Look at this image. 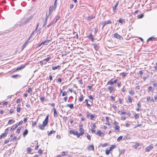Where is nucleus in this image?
<instances>
[{"mask_svg": "<svg viewBox=\"0 0 157 157\" xmlns=\"http://www.w3.org/2000/svg\"><path fill=\"white\" fill-rule=\"evenodd\" d=\"M112 23V22L110 20H108L107 21H105L103 22H102V24H103V27L106 25L109 24H111Z\"/></svg>", "mask_w": 157, "mask_h": 157, "instance_id": "423d86ee", "label": "nucleus"}, {"mask_svg": "<svg viewBox=\"0 0 157 157\" xmlns=\"http://www.w3.org/2000/svg\"><path fill=\"white\" fill-rule=\"evenodd\" d=\"M103 134V133H101L100 131L98 132L97 133V134L99 136H101Z\"/></svg>", "mask_w": 157, "mask_h": 157, "instance_id": "c756f323", "label": "nucleus"}, {"mask_svg": "<svg viewBox=\"0 0 157 157\" xmlns=\"http://www.w3.org/2000/svg\"><path fill=\"white\" fill-rule=\"evenodd\" d=\"M33 17L32 16H30L29 17L27 20L24 22V24L25 25L27 23L29 22V20Z\"/></svg>", "mask_w": 157, "mask_h": 157, "instance_id": "aec40b11", "label": "nucleus"}, {"mask_svg": "<svg viewBox=\"0 0 157 157\" xmlns=\"http://www.w3.org/2000/svg\"><path fill=\"white\" fill-rule=\"evenodd\" d=\"M23 123V121H21L19 122L18 123H17V125L18 126H19L21 125V124H22V123Z\"/></svg>", "mask_w": 157, "mask_h": 157, "instance_id": "79ce46f5", "label": "nucleus"}, {"mask_svg": "<svg viewBox=\"0 0 157 157\" xmlns=\"http://www.w3.org/2000/svg\"><path fill=\"white\" fill-rule=\"evenodd\" d=\"M67 94V92H66L65 91H64L63 93V94H62L63 96H64L66 95Z\"/></svg>", "mask_w": 157, "mask_h": 157, "instance_id": "3c124183", "label": "nucleus"}, {"mask_svg": "<svg viewBox=\"0 0 157 157\" xmlns=\"http://www.w3.org/2000/svg\"><path fill=\"white\" fill-rule=\"evenodd\" d=\"M56 138L58 139H60L61 138V136L59 135H57V136H56Z\"/></svg>", "mask_w": 157, "mask_h": 157, "instance_id": "69168bd1", "label": "nucleus"}, {"mask_svg": "<svg viewBox=\"0 0 157 157\" xmlns=\"http://www.w3.org/2000/svg\"><path fill=\"white\" fill-rule=\"evenodd\" d=\"M114 37L120 40L121 38H123L122 36L119 35L117 33H116L113 34Z\"/></svg>", "mask_w": 157, "mask_h": 157, "instance_id": "f03ea898", "label": "nucleus"}, {"mask_svg": "<svg viewBox=\"0 0 157 157\" xmlns=\"http://www.w3.org/2000/svg\"><path fill=\"white\" fill-rule=\"evenodd\" d=\"M57 1V0H56L54 2V5L53 6V8L55 9H56V2Z\"/></svg>", "mask_w": 157, "mask_h": 157, "instance_id": "72a5a7b5", "label": "nucleus"}, {"mask_svg": "<svg viewBox=\"0 0 157 157\" xmlns=\"http://www.w3.org/2000/svg\"><path fill=\"white\" fill-rule=\"evenodd\" d=\"M55 132L54 131H51L48 134V136H51L52 134L54 133Z\"/></svg>", "mask_w": 157, "mask_h": 157, "instance_id": "4c0bfd02", "label": "nucleus"}, {"mask_svg": "<svg viewBox=\"0 0 157 157\" xmlns=\"http://www.w3.org/2000/svg\"><path fill=\"white\" fill-rule=\"evenodd\" d=\"M67 106L70 108L71 109H73L74 108L73 105L72 104H67Z\"/></svg>", "mask_w": 157, "mask_h": 157, "instance_id": "6ab92c4d", "label": "nucleus"}, {"mask_svg": "<svg viewBox=\"0 0 157 157\" xmlns=\"http://www.w3.org/2000/svg\"><path fill=\"white\" fill-rule=\"evenodd\" d=\"M70 133L71 134H73L74 135H76V134H77V131L74 132L72 130H71L70 131Z\"/></svg>", "mask_w": 157, "mask_h": 157, "instance_id": "f3484780", "label": "nucleus"}, {"mask_svg": "<svg viewBox=\"0 0 157 157\" xmlns=\"http://www.w3.org/2000/svg\"><path fill=\"white\" fill-rule=\"evenodd\" d=\"M153 39H154L153 37H150L147 39V41H150V40H152Z\"/></svg>", "mask_w": 157, "mask_h": 157, "instance_id": "09e8293b", "label": "nucleus"}, {"mask_svg": "<svg viewBox=\"0 0 157 157\" xmlns=\"http://www.w3.org/2000/svg\"><path fill=\"white\" fill-rule=\"evenodd\" d=\"M39 128L41 130H44V125H40L39 126Z\"/></svg>", "mask_w": 157, "mask_h": 157, "instance_id": "4be33fe9", "label": "nucleus"}, {"mask_svg": "<svg viewBox=\"0 0 157 157\" xmlns=\"http://www.w3.org/2000/svg\"><path fill=\"white\" fill-rule=\"evenodd\" d=\"M110 97L111 98V100H112L113 101H115V98L113 96H111Z\"/></svg>", "mask_w": 157, "mask_h": 157, "instance_id": "5fc2aeb1", "label": "nucleus"}, {"mask_svg": "<svg viewBox=\"0 0 157 157\" xmlns=\"http://www.w3.org/2000/svg\"><path fill=\"white\" fill-rule=\"evenodd\" d=\"M144 17V15L143 14H141L140 16L139 17V18H142Z\"/></svg>", "mask_w": 157, "mask_h": 157, "instance_id": "680f3d73", "label": "nucleus"}, {"mask_svg": "<svg viewBox=\"0 0 157 157\" xmlns=\"http://www.w3.org/2000/svg\"><path fill=\"white\" fill-rule=\"evenodd\" d=\"M36 122L35 121L33 123L32 126L33 127H34L35 125H36Z\"/></svg>", "mask_w": 157, "mask_h": 157, "instance_id": "0e129e2a", "label": "nucleus"}, {"mask_svg": "<svg viewBox=\"0 0 157 157\" xmlns=\"http://www.w3.org/2000/svg\"><path fill=\"white\" fill-rule=\"evenodd\" d=\"M84 133V132H83L80 133L78 134V132H77V134H76V135L77 136V137L78 138L80 137V136H82Z\"/></svg>", "mask_w": 157, "mask_h": 157, "instance_id": "b1692460", "label": "nucleus"}, {"mask_svg": "<svg viewBox=\"0 0 157 157\" xmlns=\"http://www.w3.org/2000/svg\"><path fill=\"white\" fill-rule=\"evenodd\" d=\"M47 20H48V17H46L45 19V22H44V24L43 25L44 26L45 25H46L47 24Z\"/></svg>", "mask_w": 157, "mask_h": 157, "instance_id": "58836bf2", "label": "nucleus"}, {"mask_svg": "<svg viewBox=\"0 0 157 157\" xmlns=\"http://www.w3.org/2000/svg\"><path fill=\"white\" fill-rule=\"evenodd\" d=\"M88 37L89 39H92V38L93 37V36L92 34H90V35H89L88 36Z\"/></svg>", "mask_w": 157, "mask_h": 157, "instance_id": "c9c22d12", "label": "nucleus"}, {"mask_svg": "<svg viewBox=\"0 0 157 157\" xmlns=\"http://www.w3.org/2000/svg\"><path fill=\"white\" fill-rule=\"evenodd\" d=\"M44 98L43 97H41L40 100L41 101H43L44 100Z\"/></svg>", "mask_w": 157, "mask_h": 157, "instance_id": "774afa93", "label": "nucleus"}, {"mask_svg": "<svg viewBox=\"0 0 157 157\" xmlns=\"http://www.w3.org/2000/svg\"><path fill=\"white\" fill-rule=\"evenodd\" d=\"M114 83L112 80H110L108 82H107V85H113Z\"/></svg>", "mask_w": 157, "mask_h": 157, "instance_id": "dca6fc26", "label": "nucleus"}, {"mask_svg": "<svg viewBox=\"0 0 157 157\" xmlns=\"http://www.w3.org/2000/svg\"><path fill=\"white\" fill-rule=\"evenodd\" d=\"M116 147V146L115 145H112L111 147H110V150L112 151L113 149L115 148Z\"/></svg>", "mask_w": 157, "mask_h": 157, "instance_id": "bb28decb", "label": "nucleus"}, {"mask_svg": "<svg viewBox=\"0 0 157 157\" xmlns=\"http://www.w3.org/2000/svg\"><path fill=\"white\" fill-rule=\"evenodd\" d=\"M67 155L66 154V153L64 151H62L61 152V155L62 156H64L65 155Z\"/></svg>", "mask_w": 157, "mask_h": 157, "instance_id": "f704fd0d", "label": "nucleus"}, {"mask_svg": "<svg viewBox=\"0 0 157 157\" xmlns=\"http://www.w3.org/2000/svg\"><path fill=\"white\" fill-rule=\"evenodd\" d=\"M25 67V66L24 65H22L20 67L17 68L16 69V70H20L22 69H23Z\"/></svg>", "mask_w": 157, "mask_h": 157, "instance_id": "9b49d317", "label": "nucleus"}, {"mask_svg": "<svg viewBox=\"0 0 157 157\" xmlns=\"http://www.w3.org/2000/svg\"><path fill=\"white\" fill-rule=\"evenodd\" d=\"M21 128H20V127H19V128L18 129H17V133H19L20 131L21 130Z\"/></svg>", "mask_w": 157, "mask_h": 157, "instance_id": "4d7b16f0", "label": "nucleus"}, {"mask_svg": "<svg viewBox=\"0 0 157 157\" xmlns=\"http://www.w3.org/2000/svg\"><path fill=\"white\" fill-rule=\"evenodd\" d=\"M89 99L91 100L92 101H93V98L91 95H90L89 96Z\"/></svg>", "mask_w": 157, "mask_h": 157, "instance_id": "e433bc0d", "label": "nucleus"}, {"mask_svg": "<svg viewBox=\"0 0 157 157\" xmlns=\"http://www.w3.org/2000/svg\"><path fill=\"white\" fill-rule=\"evenodd\" d=\"M10 140L9 139H7L4 142V143L5 144H6L8 143L10 141Z\"/></svg>", "mask_w": 157, "mask_h": 157, "instance_id": "37998d69", "label": "nucleus"}, {"mask_svg": "<svg viewBox=\"0 0 157 157\" xmlns=\"http://www.w3.org/2000/svg\"><path fill=\"white\" fill-rule=\"evenodd\" d=\"M14 121H15L13 119L10 120L9 121L8 124H12L14 122Z\"/></svg>", "mask_w": 157, "mask_h": 157, "instance_id": "412c9836", "label": "nucleus"}, {"mask_svg": "<svg viewBox=\"0 0 157 157\" xmlns=\"http://www.w3.org/2000/svg\"><path fill=\"white\" fill-rule=\"evenodd\" d=\"M50 59H51L50 57H48L47 58L45 59V61L46 62H48Z\"/></svg>", "mask_w": 157, "mask_h": 157, "instance_id": "49530a36", "label": "nucleus"}, {"mask_svg": "<svg viewBox=\"0 0 157 157\" xmlns=\"http://www.w3.org/2000/svg\"><path fill=\"white\" fill-rule=\"evenodd\" d=\"M32 89L31 88H29L28 89V90H27V92L28 93H29L30 91H31L32 90Z\"/></svg>", "mask_w": 157, "mask_h": 157, "instance_id": "13d9d810", "label": "nucleus"}, {"mask_svg": "<svg viewBox=\"0 0 157 157\" xmlns=\"http://www.w3.org/2000/svg\"><path fill=\"white\" fill-rule=\"evenodd\" d=\"M113 124L115 125V127H114V129L115 130L117 131L118 132L119 131V127L118 126V123L117 121H115L114 122Z\"/></svg>", "mask_w": 157, "mask_h": 157, "instance_id": "f257e3e1", "label": "nucleus"}, {"mask_svg": "<svg viewBox=\"0 0 157 157\" xmlns=\"http://www.w3.org/2000/svg\"><path fill=\"white\" fill-rule=\"evenodd\" d=\"M6 136V133H4L3 134H2L0 136V138L1 139L2 138L5 137Z\"/></svg>", "mask_w": 157, "mask_h": 157, "instance_id": "393cba45", "label": "nucleus"}, {"mask_svg": "<svg viewBox=\"0 0 157 157\" xmlns=\"http://www.w3.org/2000/svg\"><path fill=\"white\" fill-rule=\"evenodd\" d=\"M49 41H50L49 40H47L45 41H44L42 42L39 45L36 47V48H39V47H40L42 44H46L47 45V43H48Z\"/></svg>", "mask_w": 157, "mask_h": 157, "instance_id": "39448f33", "label": "nucleus"}, {"mask_svg": "<svg viewBox=\"0 0 157 157\" xmlns=\"http://www.w3.org/2000/svg\"><path fill=\"white\" fill-rule=\"evenodd\" d=\"M122 136H119L117 139V141L118 142L120 141L122 139Z\"/></svg>", "mask_w": 157, "mask_h": 157, "instance_id": "2f4dec72", "label": "nucleus"}, {"mask_svg": "<svg viewBox=\"0 0 157 157\" xmlns=\"http://www.w3.org/2000/svg\"><path fill=\"white\" fill-rule=\"evenodd\" d=\"M18 126L17 125V124H16V125H13L11 129V130L13 131L15 129L17 128Z\"/></svg>", "mask_w": 157, "mask_h": 157, "instance_id": "f8f14e48", "label": "nucleus"}, {"mask_svg": "<svg viewBox=\"0 0 157 157\" xmlns=\"http://www.w3.org/2000/svg\"><path fill=\"white\" fill-rule=\"evenodd\" d=\"M54 110V115L55 117H57V113L56 111V109L55 108L53 109Z\"/></svg>", "mask_w": 157, "mask_h": 157, "instance_id": "2eb2a0df", "label": "nucleus"}, {"mask_svg": "<svg viewBox=\"0 0 157 157\" xmlns=\"http://www.w3.org/2000/svg\"><path fill=\"white\" fill-rule=\"evenodd\" d=\"M111 151L110 150V149H107L105 151V153L107 155H108L110 152V151Z\"/></svg>", "mask_w": 157, "mask_h": 157, "instance_id": "cd10ccee", "label": "nucleus"}, {"mask_svg": "<svg viewBox=\"0 0 157 157\" xmlns=\"http://www.w3.org/2000/svg\"><path fill=\"white\" fill-rule=\"evenodd\" d=\"M128 101L130 103H131L132 102V99L130 97H128Z\"/></svg>", "mask_w": 157, "mask_h": 157, "instance_id": "603ef678", "label": "nucleus"}, {"mask_svg": "<svg viewBox=\"0 0 157 157\" xmlns=\"http://www.w3.org/2000/svg\"><path fill=\"white\" fill-rule=\"evenodd\" d=\"M123 22V21L122 20V19L121 18L120 19L119 21V22L122 24Z\"/></svg>", "mask_w": 157, "mask_h": 157, "instance_id": "052dcab7", "label": "nucleus"}, {"mask_svg": "<svg viewBox=\"0 0 157 157\" xmlns=\"http://www.w3.org/2000/svg\"><path fill=\"white\" fill-rule=\"evenodd\" d=\"M81 96L82 97H81L80 98H79V100L80 102H81V101H82L83 100V99H84V98H83V97H82V96H83L82 95Z\"/></svg>", "mask_w": 157, "mask_h": 157, "instance_id": "473e14b6", "label": "nucleus"}, {"mask_svg": "<svg viewBox=\"0 0 157 157\" xmlns=\"http://www.w3.org/2000/svg\"><path fill=\"white\" fill-rule=\"evenodd\" d=\"M108 90L109 91L110 93H113L115 91L114 88L112 86H109L108 88Z\"/></svg>", "mask_w": 157, "mask_h": 157, "instance_id": "7ed1b4c3", "label": "nucleus"}, {"mask_svg": "<svg viewBox=\"0 0 157 157\" xmlns=\"http://www.w3.org/2000/svg\"><path fill=\"white\" fill-rule=\"evenodd\" d=\"M154 91L152 87L151 86H150L148 88V92H152Z\"/></svg>", "mask_w": 157, "mask_h": 157, "instance_id": "4468645a", "label": "nucleus"}, {"mask_svg": "<svg viewBox=\"0 0 157 157\" xmlns=\"http://www.w3.org/2000/svg\"><path fill=\"white\" fill-rule=\"evenodd\" d=\"M87 137L88 139H89V140H91V137L90 136L87 134Z\"/></svg>", "mask_w": 157, "mask_h": 157, "instance_id": "a18cd8bd", "label": "nucleus"}, {"mask_svg": "<svg viewBox=\"0 0 157 157\" xmlns=\"http://www.w3.org/2000/svg\"><path fill=\"white\" fill-rule=\"evenodd\" d=\"M87 117L88 118H94L95 115H94L91 114L90 113H88L87 114Z\"/></svg>", "mask_w": 157, "mask_h": 157, "instance_id": "9d476101", "label": "nucleus"}, {"mask_svg": "<svg viewBox=\"0 0 157 157\" xmlns=\"http://www.w3.org/2000/svg\"><path fill=\"white\" fill-rule=\"evenodd\" d=\"M52 7L51 6L49 8V14H51L52 13Z\"/></svg>", "mask_w": 157, "mask_h": 157, "instance_id": "a878e982", "label": "nucleus"}, {"mask_svg": "<svg viewBox=\"0 0 157 157\" xmlns=\"http://www.w3.org/2000/svg\"><path fill=\"white\" fill-rule=\"evenodd\" d=\"M21 109V108L20 107L17 108V112H18V113L20 112Z\"/></svg>", "mask_w": 157, "mask_h": 157, "instance_id": "c03bdc74", "label": "nucleus"}, {"mask_svg": "<svg viewBox=\"0 0 157 157\" xmlns=\"http://www.w3.org/2000/svg\"><path fill=\"white\" fill-rule=\"evenodd\" d=\"M8 104V101H6L4 103L3 105H6Z\"/></svg>", "mask_w": 157, "mask_h": 157, "instance_id": "e2e57ef3", "label": "nucleus"}, {"mask_svg": "<svg viewBox=\"0 0 157 157\" xmlns=\"http://www.w3.org/2000/svg\"><path fill=\"white\" fill-rule=\"evenodd\" d=\"M153 85L154 86V87H156L157 86V82H154L153 84Z\"/></svg>", "mask_w": 157, "mask_h": 157, "instance_id": "8fccbe9b", "label": "nucleus"}, {"mask_svg": "<svg viewBox=\"0 0 157 157\" xmlns=\"http://www.w3.org/2000/svg\"><path fill=\"white\" fill-rule=\"evenodd\" d=\"M27 151H28V153H30L32 151V149L30 147H28L27 149Z\"/></svg>", "mask_w": 157, "mask_h": 157, "instance_id": "c85d7f7f", "label": "nucleus"}, {"mask_svg": "<svg viewBox=\"0 0 157 157\" xmlns=\"http://www.w3.org/2000/svg\"><path fill=\"white\" fill-rule=\"evenodd\" d=\"M57 21L54 18L51 22L52 23V24H53L55 23Z\"/></svg>", "mask_w": 157, "mask_h": 157, "instance_id": "ea45409f", "label": "nucleus"}, {"mask_svg": "<svg viewBox=\"0 0 157 157\" xmlns=\"http://www.w3.org/2000/svg\"><path fill=\"white\" fill-rule=\"evenodd\" d=\"M60 67L58 65L57 66L52 67V69L53 70H55L58 69H59Z\"/></svg>", "mask_w": 157, "mask_h": 157, "instance_id": "ddd939ff", "label": "nucleus"}, {"mask_svg": "<svg viewBox=\"0 0 157 157\" xmlns=\"http://www.w3.org/2000/svg\"><path fill=\"white\" fill-rule=\"evenodd\" d=\"M18 76H19V75H13L12 76V77L13 78H16Z\"/></svg>", "mask_w": 157, "mask_h": 157, "instance_id": "6e6d98bb", "label": "nucleus"}, {"mask_svg": "<svg viewBox=\"0 0 157 157\" xmlns=\"http://www.w3.org/2000/svg\"><path fill=\"white\" fill-rule=\"evenodd\" d=\"M28 41H26L25 43H24V44H23V45L22 47V50L28 44Z\"/></svg>", "mask_w": 157, "mask_h": 157, "instance_id": "a211bd4d", "label": "nucleus"}, {"mask_svg": "<svg viewBox=\"0 0 157 157\" xmlns=\"http://www.w3.org/2000/svg\"><path fill=\"white\" fill-rule=\"evenodd\" d=\"M48 122V118H45L44 121L43 122V124L45 126L47 124Z\"/></svg>", "mask_w": 157, "mask_h": 157, "instance_id": "6e6552de", "label": "nucleus"}, {"mask_svg": "<svg viewBox=\"0 0 157 157\" xmlns=\"http://www.w3.org/2000/svg\"><path fill=\"white\" fill-rule=\"evenodd\" d=\"M74 7V5L73 4H70V8L71 9L73 8Z\"/></svg>", "mask_w": 157, "mask_h": 157, "instance_id": "338daca9", "label": "nucleus"}, {"mask_svg": "<svg viewBox=\"0 0 157 157\" xmlns=\"http://www.w3.org/2000/svg\"><path fill=\"white\" fill-rule=\"evenodd\" d=\"M143 74V73L142 71H140L139 72V74L141 76Z\"/></svg>", "mask_w": 157, "mask_h": 157, "instance_id": "864d4df0", "label": "nucleus"}, {"mask_svg": "<svg viewBox=\"0 0 157 157\" xmlns=\"http://www.w3.org/2000/svg\"><path fill=\"white\" fill-rule=\"evenodd\" d=\"M88 149L89 150H94V146L93 145H90L88 147Z\"/></svg>", "mask_w": 157, "mask_h": 157, "instance_id": "1a4fd4ad", "label": "nucleus"}, {"mask_svg": "<svg viewBox=\"0 0 157 157\" xmlns=\"http://www.w3.org/2000/svg\"><path fill=\"white\" fill-rule=\"evenodd\" d=\"M119 3V2H117L116 4L115 5L113 8V10L114 12H116L117 9L116 8L117 6Z\"/></svg>", "mask_w": 157, "mask_h": 157, "instance_id": "0eeeda50", "label": "nucleus"}, {"mask_svg": "<svg viewBox=\"0 0 157 157\" xmlns=\"http://www.w3.org/2000/svg\"><path fill=\"white\" fill-rule=\"evenodd\" d=\"M79 131H80L81 133H82L83 132L84 129L82 128H79Z\"/></svg>", "mask_w": 157, "mask_h": 157, "instance_id": "bf43d9fd", "label": "nucleus"}, {"mask_svg": "<svg viewBox=\"0 0 157 157\" xmlns=\"http://www.w3.org/2000/svg\"><path fill=\"white\" fill-rule=\"evenodd\" d=\"M60 18V16H58V15H57L56 16L55 19H56V20L57 21L58 20H59Z\"/></svg>", "mask_w": 157, "mask_h": 157, "instance_id": "a19ab883", "label": "nucleus"}, {"mask_svg": "<svg viewBox=\"0 0 157 157\" xmlns=\"http://www.w3.org/2000/svg\"><path fill=\"white\" fill-rule=\"evenodd\" d=\"M153 147L152 145L146 147L145 149V151H146L148 152L151 151L153 148Z\"/></svg>", "mask_w": 157, "mask_h": 157, "instance_id": "20e7f679", "label": "nucleus"}, {"mask_svg": "<svg viewBox=\"0 0 157 157\" xmlns=\"http://www.w3.org/2000/svg\"><path fill=\"white\" fill-rule=\"evenodd\" d=\"M139 146V144H135L134 146V147L136 148L138 146Z\"/></svg>", "mask_w": 157, "mask_h": 157, "instance_id": "de8ad7c7", "label": "nucleus"}, {"mask_svg": "<svg viewBox=\"0 0 157 157\" xmlns=\"http://www.w3.org/2000/svg\"><path fill=\"white\" fill-rule=\"evenodd\" d=\"M93 45H94V48L96 50H97L98 49V48L97 47V45L96 44H93Z\"/></svg>", "mask_w": 157, "mask_h": 157, "instance_id": "7c9ffc66", "label": "nucleus"}, {"mask_svg": "<svg viewBox=\"0 0 157 157\" xmlns=\"http://www.w3.org/2000/svg\"><path fill=\"white\" fill-rule=\"evenodd\" d=\"M28 130L27 129H25V131H24L23 135L24 136H26L28 133Z\"/></svg>", "mask_w": 157, "mask_h": 157, "instance_id": "5701e85b", "label": "nucleus"}]
</instances>
